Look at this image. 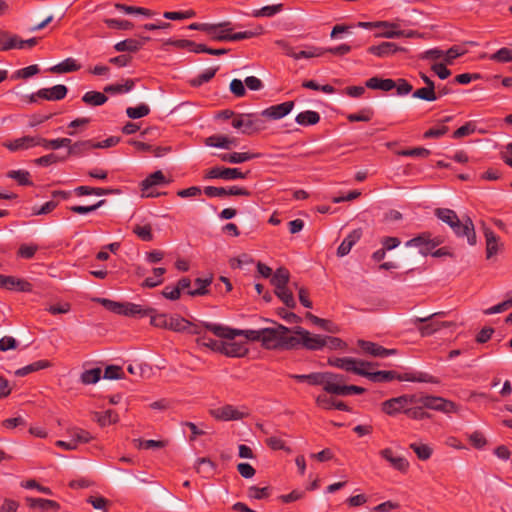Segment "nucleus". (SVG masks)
<instances>
[{"mask_svg": "<svg viewBox=\"0 0 512 512\" xmlns=\"http://www.w3.org/2000/svg\"><path fill=\"white\" fill-rule=\"evenodd\" d=\"M261 334V344L266 349L294 348L299 345V340L291 335L290 329L278 323L263 328Z\"/></svg>", "mask_w": 512, "mask_h": 512, "instance_id": "1", "label": "nucleus"}, {"mask_svg": "<svg viewBox=\"0 0 512 512\" xmlns=\"http://www.w3.org/2000/svg\"><path fill=\"white\" fill-rule=\"evenodd\" d=\"M373 368L374 367H365V374L363 377H366L370 381L376 383L389 382L394 379L409 382L439 383V380L436 377L424 372L398 374L396 371H372Z\"/></svg>", "mask_w": 512, "mask_h": 512, "instance_id": "2", "label": "nucleus"}, {"mask_svg": "<svg viewBox=\"0 0 512 512\" xmlns=\"http://www.w3.org/2000/svg\"><path fill=\"white\" fill-rule=\"evenodd\" d=\"M445 312H436L426 317H416L412 320V323L417 328L418 332L422 337H428L438 332L442 328H450L455 326L454 322L451 321H439L437 318L445 316Z\"/></svg>", "mask_w": 512, "mask_h": 512, "instance_id": "3", "label": "nucleus"}, {"mask_svg": "<svg viewBox=\"0 0 512 512\" xmlns=\"http://www.w3.org/2000/svg\"><path fill=\"white\" fill-rule=\"evenodd\" d=\"M327 384L324 387L326 393L337 395V396H349L352 394H364L366 389L356 385H346L345 376L333 372H327Z\"/></svg>", "mask_w": 512, "mask_h": 512, "instance_id": "4", "label": "nucleus"}, {"mask_svg": "<svg viewBox=\"0 0 512 512\" xmlns=\"http://www.w3.org/2000/svg\"><path fill=\"white\" fill-rule=\"evenodd\" d=\"M203 326L219 338L233 340L236 336H244L249 341L261 342L262 329L240 330L209 322H204Z\"/></svg>", "mask_w": 512, "mask_h": 512, "instance_id": "5", "label": "nucleus"}, {"mask_svg": "<svg viewBox=\"0 0 512 512\" xmlns=\"http://www.w3.org/2000/svg\"><path fill=\"white\" fill-rule=\"evenodd\" d=\"M231 125L245 135H253L264 129V122L256 114H239L233 118Z\"/></svg>", "mask_w": 512, "mask_h": 512, "instance_id": "6", "label": "nucleus"}, {"mask_svg": "<svg viewBox=\"0 0 512 512\" xmlns=\"http://www.w3.org/2000/svg\"><path fill=\"white\" fill-rule=\"evenodd\" d=\"M416 403V395H401L382 402L381 410L389 416H395L398 413L405 414V411H407L408 406Z\"/></svg>", "mask_w": 512, "mask_h": 512, "instance_id": "7", "label": "nucleus"}, {"mask_svg": "<svg viewBox=\"0 0 512 512\" xmlns=\"http://www.w3.org/2000/svg\"><path fill=\"white\" fill-rule=\"evenodd\" d=\"M449 227L452 229V231L457 237H466L469 245H476L477 237L475 227L470 217L463 216L461 219L458 218L457 221H455Z\"/></svg>", "mask_w": 512, "mask_h": 512, "instance_id": "8", "label": "nucleus"}, {"mask_svg": "<svg viewBox=\"0 0 512 512\" xmlns=\"http://www.w3.org/2000/svg\"><path fill=\"white\" fill-rule=\"evenodd\" d=\"M421 404L422 407L440 411L443 413H454L457 411V406L453 401L444 399L439 396H423L417 397V403Z\"/></svg>", "mask_w": 512, "mask_h": 512, "instance_id": "9", "label": "nucleus"}, {"mask_svg": "<svg viewBox=\"0 0 512 512\" xmlns=\"http://www.w3.org/2000/svg\"><path fill=\"white\" fill-rule=\"evenodd\" d=\"M293 332L299 340V344L308 350H321L325 347L324 336L311 334L300 326L295 327Z\"/></svg>", "mask_w": 512, "mask_h": 512, "instance_id": "10", "label": "nucleus"}, {"mask_svg": "<svg viewBox=\"0 0 512 512\" xmlns=\"http://www.w3.org/2000/svg\"><path fill=\"white\" fill-rule=\"evenodd\" d=\"M442 241L439 238H431L428 232L422 233L406 242L407 247H418L422 255H428L432 249L440 245Z\"/></svg>", "mask_w": 512, "mask_h": 512, "instance_id": "11", "label": "nucleus"}, {"mask_svg": "<svg viewBox=\"0 0 512 512\" xmlns=\"http://www.w3.org/2000/svg\"><path fill=\"white\" fill-rule=\"evenodd\" d=\"M249 171L242 172L239 168L213 167L206 173L207 179L235 180L245 179Z\"/></svg>", "mask_w": 512, "mask_h": 512, "instance_id": "12", "label": "nucleus"}, {"mask_svg": "<svg viewBox=\"0 0 512 512\" xmlns=\"http://www.w3.org/2000/svg\"><path fill=\"white\" fill-rule=\"evenodd\" d=\"M357 345L362 353L373 357L386 358L397 353L395 349H388L371 341L360 339L357 341Z\"/></svg>", "mask_w": 512, "mask_h": 512, "instance_id": "13", "label": "nucleus"}, {"mask_svg": "<svg viewBox=\"0 0 512 512\" xmlns=\"http://www.w3.org/2000/svg\"><path fill=\"white\" fill-rule=\"evenodd\" d=\"M169 181L166 180L162 171L158 170L154 173L150 174L141 182V190L143 196L145 197H156L159 193H154L151 189L154 186H162L168 184Z\"/></svg>", "mask_w": 512, "mask_h": 512, "instance_id": "14", "label": "nucleus"}, {"mask_svg": "<svg viewBox=\"0 0 512 512\" xmlns=\"http://www.w3.org/2000/svg\"><path fill=\"white\" fill-rule=\"evenodd\" d=\"M379 455L386 460L395 470L406 473L409 469V462L403 456H396L391 448H384L379 451Z\"/></svg>", "mask_w": 512, "mask_h": 512, "instance_id": "15", "label": "nucleus"}, {"mask_svg": "<svg viewBox=\"0 0 512 512\" xmlns=\"http://www.w3.org/2000/svg\"><path fill=\"white\" fill-rule=\"evenodd\" d=\"M404 50V48L398 46L394 42H382L379 45L370 46L367 49V52L379 58H387Z\"/></svg>", "mask_w": 512, "mask_h": 512, "instance_id": "16", "label": "nucleus"}, {"mask_svg": "<svg viewBox=\"0 0 512 512\" xmlns=\"http://www.w3.org/2000/svg\"><path fill=\"white\" fill-rule=\"evenodd\" d=\"M294 107L293 101L270 106L261 112V115L272 120H278L288 115Z\"/></svg>", "mask_w": 512, "mask_h": 512, "instance_id": "17", "label": "nucleus"}, {"mask_svg": "<svg viewBox=\"0 0 512 512\" xmlns=\"http://www.w3.org/2000/svg\"><path fill=\"white\" fill-rule=\"evenodd\" d=\"M68 89L63 84L55 85L51 88H42L36 92L39 99H44L47 101H58L62 100L66 97Z\"/></svg>", "mask_w": 512, "mask_h": 512, "instance_id": "18", "label": "nucleus"}, {"mask_svg": "<svg viewBox=\"0 0 512 512\" xmlns=\"http://www.w3.org/2000/svg\"><path fill=\"white\" fill-rule=\"evenodd\" d=\"M376 365L377 363L368 362L352 357H344V366L342 370L363 376L365 374V367H375Z\"/></svg>", "mask_w": 512, "mask_h": 512, "instance_id": "19", "label": "nucleus"}, {"mask_svg": "<svg viewBox=\"0 0 512 512\" xmlns=\"http://www.w3.org/2000/svg\"><path fill=\"white\" fill-rule=\"evenodd\" d=\"M222 350L221 354L227 357H236L241 358L248 354L249 349L244 342H225L223 341V345H221Z\"/></svg>", "mask_w": 512, "mask_h": 512, "instance_id": "20", "label": "nucleus"}, {"mask_svg": "<svg viewBox=\"0 0 512 512\" xmlns=\"http://www.w3.org/2000/svg\"><path fill=\"white\" fill-rule=\"evenodd\" d=\"M3 146L11 152L27 150L36 146V136L27 135L11 141H6L3 143Z\"/></svg>", "mask_w": 512, "mask_h": 512, "instance_id": "21", "label": "nucleus"}, {"mask_svg": "<svg viewBox=\"0 0 512 512\" xmlns=\"http://www.w3.org/2000/svg\"><path fill=\"white\" fill-rule=\"evenodd\" d=\"M213 416L219 420L230 421L244 418L245 413L239 411L232 405H225L213 411Z\"/></svg>", "mask_w": 512, "mask_h": 512, "instance_id": "22", "label": "nucleus"}, {"mask_svg": "<svg viewBox=\"0 0 512 512\" xmlns=\"http://www.w3.org/2000/svg\"><path fill=\"white\" fill-rule=\"evenodd\" d=\"M315 402L317 406L325 410L337 409L340 411H350V407L343 401L334 400L332 397H328L326 394H320L316 397Z\"/></svg>", "mask_w": 512, "mask_h": 512, "instance_id": "23", "label": "nucleus"}, {"mask_svg": "<svg viewBox=\"0 0 512 512\" xmlns=\"http://www.w3.org/2000/svg\"><path fill=\"white\" fill-rule=\"evenodd\" d=\"M361 236L362 231L360 229L351 231L339 245L337 255L339 257L346 256L351 251L352 247L360 240Z\"/></svg>", "mask_w": 512, "mask_h": 512, "instance_id": "24", "label": "nucleus"}, {"mask_svg": "<svg viewBox=\"0 0 512 512\" xmlns=\"http://www.w3.org/2000/svg\"><path fill=\"white\" fill-rule=\"evenodd\" d=\"M19 49V36L0 29V52Z\"/></svg>", "mask_w": 512, "mask_h": 512, "instance_id": "25", "label": "nucleus"}, {"mask_svg": "<svg viewBox=\"0 0 512 512\" xmlns=\"http://www.w3.org/2000/svg\"><path fill=\"white\" fill-rule=\"evenodd\" d=\"M484 236L486 239V258L490 259L499 251L500 238L489 228L484 230Z\"/></svg>", "mask_w": 512, "mask_h": 512, "instance_id": "26", "label": "nucleus"}, {"mask_svg": "<svg viewBox=\"0 0 512 512\" xmlns=\"http://www.w3.org/2000/svg\"><path fill=\"white\" fill-rule=\"evenodd\" d=\"M26 502L30 508H38L42 511H58L60 509V504L54 500L28 497Z\"/></svg>", "mask_w": 512, "mask_h": 512, "instance_id": "27", "label": "nucleus"}, {"mask_svg": "<svg viewBox=\"0 0 512 512\" xmlns=\"http://www.w3.org/2000/svg\"><path fill=\"white\" fill-rule=\"evenodd\" d=\"M286 54L296 60L301 58H313V57H321L326 54V50L320 47H310L306 50H301L299 52H294L292 48H288Z\"/></svg>", "mask_w": 512, "mask_h": 512, "instance_id": "28", "label": "nucleus"}, {"mask_svg": "<svg viewBox=\"0 0 512 512\" xmlns=\"http://www.w3.org/2000/svg\"><path fill=\"white\" fill-rule=\"evenodd\" d=\"M81 68L80 64L73 58H66L62 62L52 66L49 71L55 74H63L78 71Z\"/></svg>", "mask_w": 512, "mask_h": 512, "instance_id": "29", "label": "nucleus"}, {"mask_svg": "<svg viewBox=\"0 0 512 512\" xmlns=\"http://www.w3.org/2000/svg\"><path fill=\"white\" fill-rule=\"evenodd\" d=\"M154 313V308L151 307H143L139 304L134 303H124V316H138V317H146L149 314Z\"/></svg>", "mask_w": 512, "mask_h": 512, "instance_id": "30", "label": "nucleus"}, {"mask_svg": "<svg viewBox=\"0 0 512 512\" xmlns=\"http://www.w3.org/2000/svg\"><path fill=\"white\" fill-rule=\"evenodd\" d=\"M257 154H252L249 152H233V153H224L220 154L219 158L228 163L237 164L249 161L253 158H256Z\"/></svg>", "mask_w": 512, "mask_h": 512, "instance_id": "31", "label": "nucleus"}, {"mask_svg": "<svg viewBox=\"0 0 512 512\" xmlns=\"http://www.w3.org/2000/svg\"><path fill=\"white\" fill-rule=\"evenodd\" d=\"M93 420H95L101 427H105L117 423L119 421V416L115 411L109 409L104 412H95L93 414Z\"/></svg>", "mask_w": 512, "mask_h": 512, "instance_id": "32", "label": "nucleus"}, {"mask_svg": "<svg viewBox=\"0 0 512 512\" xmlns=\"http://www.w3.org/2000/svg\"><path fill=\"white\" fill-rule=\"evenodd\" d=\"M369 89H379L382 91H390L395 88L396 82L392 79H382L379 77H372L365 83Z\"/></svg>", "mask_w": 512, "mask_h": 512, "instance_id": "33", "label": "nucleus"}, {"mask_svg": "<svg viewBox=\"0 0 512 512\" xmlns=\"http://www.w3.org/2000/svg\"><path fill=\"white\" fill-rule=\"evenodd\" d=\"M143 47V42L137 39H125L123 41L117 42L114 45V49L117 52H130L135 53L139 51Z\"/></svg>", "mask_w": 512, "mask_h": 512, "instance_id": "34", "label": "nucleus"}, {"mask_svg": "<svg viewBox=\"0 0 512 512\" xmlns=\"http://www.w3.org/2000/svg\"><path fill=\"white\" fill-rule=\"evenodd\" d=\"M92 149H95L94 141H92V140L77 141V142L73 143L72 146H70V149H68V156L80 157Z\"/></svg>", "mask_w": 512, "mask_h": 512, "instance_id": "35", "label": "nucleus"}, {"mask_svg": "<svg viewBox=\"0 0 512 512\" xmlns=\"http://www.w3.org/2000/svg\"><path fill=\"white\" fill-rule=\"evenodd\" d=\"M6 289L20 292H31L33 286L30 282L26 280L19 279L14 276H7Z\"/></svg>", "mask_w": 512, "mask_h": 512, "instance_id": "36", "label": "nucleus"}, {"mask_svg": "<svg viewBox=\"0 0 512 512\" xmlns=\"http://www.w3.org/2000/svg\"><path fill=\"white\" fill-rule=\"evenodd\" d=\"M263 33H264L263 27L261 25H257L253 29L246 30L243 32H236V33H231V31L228 32L227 41H240V40H244V39H250V38L262 35Z\"/></svg>", "mask_w": 512, "mask_h": 512, "instance_id": "37", "label": "nucleus"}, {"mask_svg": "<svg viewBox=\"0 0 512 512\" xmlns=\"http://www.w3.org/2000/svg\"><path fill=\"white\" fill-rule=\"evenodd\" d=\"M108 100V97L98 91H88L82 96V101L89 106H101L105 104Z\"/></svg>", "mask_w": 512, "mask_h": 512, "instance_id": "38", "label": "nucleus"}, {"mask_svg": "<svg viewBox=\"0 0 512 512\" xmlns=\"http://www.w3.org/2000/svg\"><path fill=\"white\" fill-rule=\"evenodd\" d=\"M295 121L301 126L315 125L320 121V115L316 111L306 110L299 113L296 116Z\"/></svg>", "mask_w": 512, "mask_h": 512, "instance_id": "39", "label": "nucleus"}, {"mask_svg": "<svg viewBox=\"0 0 512 512\" xmlns=\"http://www.w3.org/2000/svg\"><path fill=\"white\" fill-rule=\"evenodd\" d=\"M51 366V363L48 360H38L29 365H26L18 370H16L15 375L19 377L26 376L32 372H36Z\"/></svg>", "mask_w": 512, "mask_h": 512, "instance_id": "40", "label": "nucleus"}, {"mask_svg": "<svg viewBox=\"0 0 512 512\" xmlns=\"http://www.w3.org/2000/svg\"><path fill=\"white\" fill-rule=\"evenodd\" d=\"M290 279V273L286 268L280 267L278 268L271 278V283L275 287V289H280L283 287H287V284Z\"/></svg>", "mask_w": 512, "mask_h": 512, "instance_id": "41", "label": "nucleus"}, {"mask_svg": "<svg viewBox=\"0 0 512 512\" xmlns=\"http://www.w3.org/2000/svg\"><path fill=\"white\" fill-rule=\"evenodd\" d=\"M409 448L416 454L417 458L421 461H426L431 458L433 454V448L428 444L423 443H411Z\"/></svg>", "mask_w": 512, "mask_h": 512, "instance_id": "42", "label": "nucleus"}, {"mask_svg": "<svg viewBox=\"0 0 512 512\" xmlns=\"http://www.w3.org/2000/svg\"><path fill=\"white\" fill-rule=\"evenodd\" d=\"M190 327V321L179 315H170L168 330L174 332H185Z\"/></svg>", "mask_w": 512, "mask_h": 512, "instance_id": "43", "label": "nucleus"}, {"mask_svg": "<svg viewBox=\"0 0 512 512\" xmlns=\"http://www.w3.org/2000/svg\"><path fill=\"white\" fill-rule=\"evenodd\" d=\"M194 290H189L187 293L190 296H203L209 293L208 287L212 283V277L208 278H196Z\"/></svg>", "mask_w": 512, "mask_h": 512, "instance_id": "44", "label": "nucleus"}, {"mask_svg": "<svg viewBox=\"0 0 512 512\" xmlns=\"http://www.w3.org/2000/svg\"><path fill=\"white\" fill-rule=\"evenodd\" d=\"M412 97L428 102L435 101L438 98L437 93L435 91V86H425L419 88L413 92Z\"/></svg>", "mask_w": 512, "mask_h": 512, "instance_id": "45", "label": "nucleus"}, {"mask_svg": "<svg viewBox=\"0 0 512 512\" xmlns=\"http://www.w3.org/2000/svg\"><path fill=\"white\" fill-rule=\"evenodd\" d=\"M434 214L439 220L446 223L448 226L453 224L459 218L456 212L449 208H436Z\"/></svg>", "mask_w": 512, "mask_h": 512, "instance_id": "46", "label": "nucleus"}, {"mask_svg": "<svg viewBox=\"0 0 512 512\" xmlns=\"http://www.w3.org/2000/svg\"><path fill=\"white\" fill-rule=\"evenodd\" d=\"M283 10V4H274V5H268L264 6L260 9L254 10L252 12V16L259 18V17H272L276 15L277 13L281 12Z\"/></svg>", "mask_w": 512, "mask_h": 512, "instance_id": "47", "label": "nucleus"}, {"mask_svg": "<svg viewBox=\"0 0 512 512\" xmlns=\"http://www.w3.org/2000/svg\"><path fill=\"white\" fill-rule=\"evenodd\" d=\"M166 269L162 267L153 269V277H148L144 280L142 286L147 288H154L163 282V275L165 274Z\"/></svg>", "mask_w": 512, "mask_h": 512, "instance_id": "48", "label": "nucleus"}, {"mask_svg": "<svg viewBox=\"0 0 512 512\" xmlns=\"http://www.w3.org/2000/svg\"><path fill=\"white\" fill-rule=\"evenodd\" d=\"M7 176L18 182L19 185L31 186L33 182L30 180V173L26 170H11Z\"/></svg>", "mask_w": 512, "mask_h": 512, "instance_id": "49", "label": "nucleus"}, {"mask_svg": "<svg viewBox=\"0 0 512 512\" xmlns=\"http://www.w3.org/2000/svg\"><path fill=\"white\" fill-rule=\"evenodd\" d=\"M134 80L128 79L125 84H111L104 87L105 93L118 94V93H126L133 89Z\"/></svg>", "mask_w": 512, "mask_h": 512, "instance_id": "50", "label": "nucleus"}, {"mask_svg": "<svg viewBox=\"0 0 512 512\" xmlns=\"http://www.w3.org/2000/svg\"><path fill=\"white\" fill-rule=\"evenodd\" d=\"M305 316L313 324L321 327L322 329H324L328 332H331V333L337 332V327L332 322L322 319V318H319L318 316H315L314 314H312L310 312H307Z\"/></svg>", "mask_w": 512, "mask_h": 512, "instance_id": "51", "label": "nucleus"}, {"mask_svg": "<svg viewBox=\"0 0 512 512\" xmlns=\"http://www.w3.org/2000/svg\"><path fill=\"white\" fill-rule=\"evenodd\" d=\"M275 294L287 307H289V308L296 307V301L294 299L293 293L291 290H289L288 287L275 289Z\"/></svg>", "mask_w": 512, "mask_h": 512, "instance_id": "52", "label": "nucleus"}, {"mask_svg": "<svg viewBox=\"0 0 512 512\" xmlns=\"http://www.w3.org/2000/svg\"><path fill=\"white\" fill-rule=\"evenodd\" d=\"M196 343L200 346L207 347L212 351L219 353H221V345H223V341L214 340L210 337H207L205 334L202 336H198V338L196 339Z\"/></svg>", "mask_w": 512, "mask_h": 512, "instance_id": "53", "label": "nucleus"}, {"mask_svg": "<svg viewBox=\"0 0 512 512\" xmlns=\"http://www.w3.org/2000/svg\"><path fill=\"white\" fill-rule=\"evenodd\" d=\"M374 116V111L371 108H363L357 113H351L347 115V120L349 122H369Z\"/></svg>", "mask_w": 512, "mask_h": 512, "instance_id": "54", "label": "nucleus"}, {"mask_svg": "<svg viewBox=\"0 0 512 512\" xmlns=\"http://www.w3.org/2000/svg\"><path fill=\"white\" fill-rule=\"evenodd\" d=\"M132 231L142 241L149 242V241L153 240L152 227L150 224H145V225L137 224L133 227Z\"/></svg>", "mask_w": 512, "mask_h": 512, "instance_id": "55", "label": "nucleus"}, {"mask_svg": "<svg viewBox=\"0 0 512 512\" xmlns=\"http://www.w3.org/2000/svg\"><path fill=\"white\" fill-rule=\"evenodd\" d=\"M489 59L498 63L512 62V49L503 47L489 56Z\"/></svg>", "mask_w": 512, "mask_h": 512, "instance_id": "56", "label": "nucleus"}, {"mask_svg": "<svg viewBox=\"0 0 512 512\" xmlns=\"http://www.w3.org/2000/svg\"><path fill=\"white\" fill-rule=\"evenodd\" d=\"M150 323L154 327L167 329L170 315L165 313H156L154 309V313L149 314Z\"/></svg>", "mask_w": 512, "mask_h": 512, "instance_id": "57", "label": "nucleus"}, {"mask_svg": "<svg viewBox=\"0 0 512 512\" xmlns=\"http://www.w3.org/2000/svg\"><path fill=\"white\" fill-rule=\"evenodd\" d=\"M218 71V68H209L205 70L203 73L198 75L196 78L190 80V84L193 87H199L204 83L209 82Z\"/></svg>", "mask_w": 512, "mask_h": 512, "instance_id": "58", "label": "nucleus"}, {"mask_svg": "<svg viewBox=\"0 0 512 512\" xmlns=\"http://www.w3.org/2000/svg\"><path fill=\"white\" fill-rule=\"evenodd\" d=\"M101 372L100 368L86 370L81 374V382L86 385L95 384L100 380Z\"/></svg>", "mask_w": 512, "mask_h": 512, "instance_id": "59", "label": "nucleus"}, {"mask_svg": "<svg viewBox=\"0 0 512 512\" xmlns=\"http://www.w3.org/2000/svg\"><path fill=\"white\" fill-rule=\"evenodd\" d=\"M466 52L467 51L461 46L454 45L447 51H444V62L448 65H452L456 58L464 55Z\"/></svg>", "mask_w": 512, "mask_h": 512, "instance_id": "60", "label": "nucleus"}, {"mask_svg": "<svg viewBox=\"0 0 512 512\" xmlns=\"http://www.w3.org/2000/svg\"><path fill=\"white\" fill-rule=\"evenodd\" d=\"M150 113V108L146 104H140L136 107H128L126 114L131 119H139L147 116Z\"/></svg>", "mask_w": 512, "mask_h": 512, "instance_id": "61", "label": "nucleus"}, {"mask_svg": "<svg viewBox=\"0 0 512 512\" xmlns=\"http://www.w3.org/2000/svg\"><path fill=\"white\" fill-rule=\"evenodd\" d=\"M205 145L209 147L228 149V137L224 135H212L205 139Z\"/></svg>", "mask_w": 512, "mask_h": 512, "instance_id": "62", "label": "nucleus"}, {"mask_svg": "<svg viewBox=\"0 0 512 512\" xmlns=\"http://www.w3.org/2000/svg\"><path fill=\"white\" fill-rule=\"evenodd\" d=\"M104 23L109 28L119 29V30H130L134 26L133 23L128 20L111 19V18L104 19Z\"/></svg>", "mask_w": 512, "mask_h": 512, "instance_id": "63", "label": "nucleus"}, {"mask_svg": "<svg viewBox=\"0 0 512 512\" xmlns=\"http://www.w3.org/2000/svg\"><path fill=\"white\" fill-rule=\"evenodd\" d=\"M196 470L198 473L210 474L215 469L214 463L206 457L198 458L196 461Z\"/></svg>", "mask_w": 512, "mask_h": 512, "instance_id": "64", "label": "nucleus"}]
</instances>
